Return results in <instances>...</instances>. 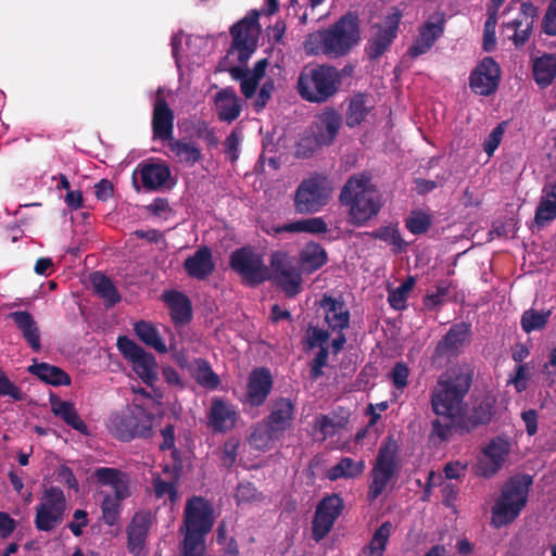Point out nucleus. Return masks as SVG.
Here are the masks:
<instances>
[{"instance_id": "nucleus-14", "label": "nucleus", "mask_w": 556, "mask_h": 556, "mask_svg": "<svg viewBox=\"0 0 556 556\" xmlns=\"http://www.w3.org/2000/svg\"><path fill=\"white\" fill-rule=\"evenodd\" d=\"M343 507V500L338 494L333 493L321 498L312 520V539L315 542H320L328 535Z\"/></svg>"}, {"instance_id": "nucleus-47", "label": "nucleus", "mask_w": 556, "mask_h": 556, "mask_svg": "<svg viewBox=\"0 0 556 556\" xmlns=\"http://www.w3.org/2000/svg\"><path fill=\"white\" fill-rule=\"evenodd\" d=\"M552 315L551 309L536 311L534 308L526 309L520 318V326L523 332L531 333L541 331L547 325Z\"/></svg>"}, {"instance_id": "nucleus-36", "label": "nucleus", "mask_w": 556, "mask_h": 556, "mask_svg": "<svg viewBox=\"0 0 556 556\" xmlns=\"http://www.w3.org/2000/svg\"><path fill=\"white\" fill-rule=\"evenodd\" d=\"M365 236L386 242L394 254H400L407 248V242L403 239L397 225L381 226L372 231L357 233L358 238Z\"/></svg>"}, {"instance_id": "nucleus-53", "label": "nucleus", "mask_w": 556, "mask_h": 556, "mask_svg": "<svg viewBox=\"0 0 556 556\" xmlns=\"http://www.w3.org/2000/svg\"><path fill=\"white\" fill-rule=\"evenodd\" d=\"M119 500L113 498L112 495H105L101 504L102 520L108 526H115L118 523L121 517V505Z\"/></svg>"}, {"instance_id": "nucleus-45", "label": "nucleus", "mask_w": 556, "mask_h": 556, "mask_svg": "<svg viewBox=\"0 0 556 556\" xmlns=\"http://www.w3.org/2000/svg\"><path fill=\"white\" fill-rule=\"evenodd\" d=\"M393 530L391 521L382 522L374 532L369 544L365 547L364 552L368 556H383L390 535Z\"/></svg>"}, {"instance_id": "nucleus-1", "label": "nucleus", "mask_w": 556, "mask_h": 556, "mask_svg": "<svg viewBox=\"0 0 556 556\" xmlns=\"http://www.w3.org/2000/svg\"><path fill=\"white\" fill-rule=\"evenodd\" d=\"M361 41L357 14L348 12L327 28L308 34L303 42L308 55L339 59L348 55Z\"/></svg>"}, {"instance_id": "nucleus-38", "label": "nucleus", "mask_w": 556, "mask_h": 556, "mask_svg": "<svg viewBox=\"0 0 556 556\" xmlns=\"http://www.w3.org/2000/svg\"><path fill=\"white\" fill-rule=\"evenodd\" d=\"M93 292L103 300L106 307H112L121 301V294L113 281L104 274L96 271L90 276Z\"/></svg>"}, {"instance_id": "nucleus-54", "label": "nucleus", "mask_w": 556, "mask_h": 556, "mask_svg": "<svg viewBox=\"0 0 556 556\" xmlns=\"http://www.w3.org/2000/svg\"><path fill=\"white\" fill-rule=\"evenodd\" d=\"M405 227L413 235L426 233L431 227V217L425 212L413 211L405 219Z\"/></svg>"}, {"instance_id": "nucleus-25", "label": "nucleus", "mask_w": 556, "mask_h": 556, "mask_svg": "<svg viewBox=\"0 0 556 556\" xmlns=\"http://www.w3.org/2000/svg\"><path fill=\"white\" fill-rule=\"evenodd\" d=\"M444 22V18H441L438 22H425L418 29V35L413 45L408 48V55L415 59L427 53L434 42L443 35Z\"/></svg>"}, {"instance_id": "nucleus-26", "label": "nucleus", "mask_w": 556, "mask_h": 556, "mask_svg": "<svg viewBox=\"0 0 556 556\" xmlns=\"http://www.w3.org/2000/svg\"><path fill=\"white\" fill-rule=\"evenodd\" d=\"M294 403L290 399H278L264 422L274 435H282L290 428L294 417Z\"/></svg>"}, {"instance_id": "nucleus-40", "label": "nucleus", "mask_w": 556, "mask_h": 556, "mask_svg": "<svg viewBox=\"0 0 556 556\" xmlns=\"http://www.w3.org/2000/svg\"><path fill=\"white\" fill-rule=\"evenodd\" d=\"M533 77L540 87L545 88L549 86L556 77V55L544 54L535 59L533 63Z\"/></svg>"}, {"instance_id": "nucleus-51", "label": "nucleus", "mask_w": 556, "mask_h": 556, "mask_svg": "<svg viewBox=\"0 0 556 556\" xmlns=\"http://www.w3.org/2000/svg\"><path fill=\"white\" fill-rule=\"evenodd\" d=\"M348 419L344 417H339L333 414V417L329 415H319L315 420V430L318 431L323 439L330 438L336 434L339 429L345 427Z\"/></svg>"}, {"instance_id": "nucleus-10", "label": "nucleus", "mask_w": 556, "mask_h": 556, "mask_svg": "<svg viewBox=\"0 0 556 556\" xmlns=\"http://www.w3.org/2000/svg\"><path fill=\"white\" fill-rule=\"evenodd\" d=\"M116 345L123 357L131 364L132 370L141 381L153 387L159 378L155 356L127 336H119Z\"/></svg>"}, {"instance_id": "nucleus-11", "label": "nucleus", "mask_w": 556, "mask_h": 556, "mask_svg": "<svg viewBox=\"0 0 556 556\" xmlns=\"http://www.w3.org/2000/svg\"><path fill=\"white\" fill-rule=\"evenodd\" d=\"M67 502L59 486L43 490L41 501L36 507L35 527L38 531L49 532L63 521Z\"/></svg>"}, {"instance_id": "nucleus-29", "label": "nucleus", "mask_w": 556, "mask_h": 556, "mask_svg": "<svg viewBox=\"0 0 556 556\" xmlns=\"http://www.w3.org/2000/svg\"><path fill=\"white\" fill-rule=\"evenodd\" d=\"M341 125L342 116L334 109L327 108L319 114L314 134L319 143L330 146L334 142Z\"/></svg>"}, {"instance_id": "nucleus-18", "label": "nucleus", "mask_w": 556, "mask_h": 556, "mask_svg": "<svg viewBox=\"0 0 556 556\" xmlns=\"http://www.w3.org/2000/svg\"><path fill=\"white\" fill-rule=\"evenodd\" d=\"M470 336L471 325L469 323L460 321L452 325L438 342L432 355L433 359L457 356Z\"/></svg>"}, {"instance_id": "nucleus-58", "label": "nucleus", "mask_w": 556, "mask_h": 556, "mask_svg": "<svg viewBox=\"0 0 556 556\" xmlns=\"http://www.w3.org/2000/svg\"><path fill=\"white\" fill-rule=\"evenodd\" d=\"M320 147H324V144L319 143V140L314 132L309 136H303L296 143L295 155L300 159H308Z\"/></svg>"}, {"instance_id": "nucleus-52", "label": "nucleus", "mask_w": 556, "mask_h": 556, "mask_svg": "<svg viewBox=\"0 0 556 556\" xmlns=\"http://www.w3.org/2000/svg\"><path fill=\"white\" fill-rule=\"evenodd\" d=\"M504 27L513 31V35L508 36V38L513 40L516 48H520L529 40L533 24L521 18H515L511 22L505 23Z\"/></svg>"}, {"instance_id": "nucleus-3", "label": "nucleus", "mask_w": 556, "mask_h": 556, "mask_svg": "<svg viewBox=\"0 0 556 556\" xmlns=\"http://www.w3.org/2000/svg\"><path fill=\"white\" fill-rule=\"evenodd\" d=\"M473 381L469 365H458L442 374L430 393V405L434 414H459Z\"/></svg>"}, {"instance_id": "nucleus-41", "label": "nucleus", "mask_w": 556, "mask_h": 556, "mask_svg": "<svg viewBox=\"0 0 556 556\" xmlns=\"http://www.w3.org/2000/svg\"><path fill=\"white\" fill-rule=\"evenodd\" d=\"M193 365L192 377L199 386L208 390H216L219 387L220 379L206 359L195 358Z\"/></svg>"}, {"instance_id": "nucleus-49", "label": "nucleus", "mask_w": 556, "mask_h": 556, "mask_svg": "<svg viewBox=\"0 0 556 556\" xmlns=\"http://www.w3.org/2000/svg\"><path fill=\"white\" fill-rule=\"evenodd\" d=\"M269 280L279 287L288 298H293L301 291L302 277L296 268L289 270L287 276L270 275Z\"/></svg>"}, {"instance_id": "nucleus-56", "label": "nucleus", "mask_w": 556, "mask_h": 556, "mask_svg": "<svg viewBox=\"0 0 556 556\" xmlns=\"http://www.w3.org/2000/svg\"><path fill=\"white\" fill-rule=\"evenodd\" d=\"M205 535L185 533L182 556H205Z\"/></svg>"}, {"instance_id": "nucleus-15", "label": "nucleus", "mask_w": 556, "mask_h": 556, "mask_svg": "<svg viewBox=\"0 0 556 556\" xmlns=\"http://www.w3.org/2000/svg\"><path fill=\"white\" fill-rule=\"evenodd\" d=\"M501 81V67L491 56L483 58L470 72L469 87L482 97L494 94Z\"/></svg>"}, {"instance_id": "nucleus-4", "label": "nucleus", "mask_w": 556, "mask_h": 556, "mask_svg": "<svg viewBox=\"0 0 556 556\" xmlns=\"http://www.w3.org/2000/svg\"><path fill=\"white\" fill-rule=\"evenodd\" d=\"M353 66L346 65L341 71L333 65H306L300 72L296 88L302 99L312 103H325L340 89L342 75H350Z\"/></svg>"}, {"instance_id": "nucleus-24", "label": "nucleus", "mask_w": 556, "mask_h": 556, "mask_svg": "<svg viewBox=\"0 0 556 556\" xmlns=\"http://www.w3.org/2000/svg\"><path fill=\"white\" fill-rule=\"evenodd\" d=\"M142 187L148 191H156L166 186L172 177L169 166L165 162L143 161L137 166Z\"/></svg>"}, {"instance_id": "nucleus-59", "label": "nucleus", "mask_w": 556, "mask_h": 556, "mask_svg": "<svg viewBox=\"0 0 556 556\" xmlns=\"http://www.w3.org/2000/svg\"><path fill=\"white\" fill-rule=\"evenodd\" d=\"M263 498L256 486L250 481H242L236 490V500L238 504L257 502Z\"/></svg>"}, {"instance_id": "nucleus-17", "label": "nucleus", "mask_w": 556, "mask_h": 556, "mask_svg": "<svg viewBox=\"0 0 556 556\" xmlns=\"http://www.w3.org/2000/svg\"><path fill=\"white\" fill-rule=\"evenodd\" d=\"M495 404L496 400L486 394L476 399L469 409L463 407L459 413V429L469 434L479 427L489 425L496 412Z\"/></svg>"}, {"instance_id": "nucleus-8", "label": "nucleus", "mask_w": 556, "mask_h": 556, "mask_svg": "<svg viewBox=\"0 0 556 556\" xmlns=\"http://www.w3.org/2000/svg\"><path fill=\"white\" fill-rule=\"evenodd\" d=\"M229 267L250 287H256L270 279L269 268L265 265L262 254L251 245L232 251Z\"/></svg>"}, {"instance_id": "nucleus-62", "label": "nucleus", "mask_w": 556, "mask_h": 556, "mask_svg": "<svg viewBox=\"0 0 556 556\" xmlns=\"http://www.w3.org/2000/svg\"><path fill=\"white\" fill-rule=\"evenodd\" d=\"M278 438L279 435H274L268 426L264 422L263 426H258L253 430V432L251 433L250 441L257 448H265L268 446L270 441Z\"/></svg>"}, {"instance_id": "nucleus-16", "label": "nucleus", "mask_w": 556, "mask_h": 556, "mask_svg": "<svg viewBox=\"0 0 556 556\" xmlns=\"http://www.w3.org/2000/svg\"><path fill=\"white\" fill-rule=\"evenodd\" d=\"M184 522L187 534L206 535L214 525L213 509L210 503L200 496L188 500Z\"/></svg>"}, {"instance_id": "nucleus-39", "label": "nucleus", "mask_w": 556, "mask_h": 556, "mask_svg": "<svg viewBox=\"0 0 556 556\" xmlns=\"http://www.w3.org/2000/svg\"><path fill=\"white\" fill-rule=\"evenodd\" d=\"M134 331L135 334L139 338V340L147 346L154 349L156 352L161 354H164L168 351V348L162 340L159 330L152 323L139 320L135 323ZM169 350H174V346L170 345Z\"/></svg>"}, {"instance_id": "nucleus-60", "label": "nucleus", "mask_w": 556, "mask_h": 556, "mask_svg": "<svg viewBox=\"0 0 556 556\" xmlns=\"http://www.w3.org/2000/svg\"><path fill=\"white\" fill-rule=\"evenodd\" d=\"M329 356L328 348L325 345L319 346V351L311 362L309 368V378L314 381L319 379L323 375V368L327 366Z\"/></svg>"}, {"instance_id": "nucleus-27", "label": "nucleus", "mask_w": 556, "mask_h": 556, "mask_svg": "<svg viewBox=\"0 0 556 556\" xmlns=\"http://www.w3.org/2000/svg\"><path fill=\"white\" fill-rule=\"evenodd\" d=\"M187 275L198 280H205L215 269L212 250L207 245L200 247L184 262Z\"/></svg>"}, {"instance_id": "nucleus-63", "label": "nucleus", "mask_w": 556, "mask_h": 556, "mask_svg": "<svg viewBox=\"0 0 556 556\" xmlns=\"http://www.w3.org/2000/svg\"><path fill=\"white\" fill-rule=\"evenodd\" d=\"M389 377L396 389L403 390L408 384L409 368L404 362H397Z\"/></svg>"}, {"instance_id": "nucleus-35", "label": "nucleus", "mask_w": 556, "mask_h": 556, "mask_svg": "<svg viewBox=\"0 0 556 556\" xmlns=\"http://www.w3.org/2000/svg\"><path fill=\"white\" fill-rule=\"evenodd\" d=\"M327 231L328 225L323 217L304 218L281 226H273L270 229H266L268 235H278L281 232H307L319 235Z\"/></svg>"}, {"instance_id": "nucleus-28", "label": "nucleus", "mask_w": 556, "mask_h": 556, "mask_svg": "<svg viewBox=\"0 0 556 556\" xmlns=\"http://www.w3.org/2000/svg\"><path fill=\"white\" fill-rule=\"evenodd\" d=\"M483 454L486 459L480 462V475L490 478L501 469L505 456L508 454V444L500 438L493 439L484 447Z\"/></svg>"}, {"instance_id": "nucleus-19", "label": "nucleus", "mask_w": 556, "mask_h": 556, "mask_svg": "<svg viewBox=\"0 0 556 556\" xmlns=\"http://www.w3.org/2000/svg\"><path fill=\"white\" fill-rule=\"evenodd\" d=\"M435 418L430 422L428 441L431 445L439 447L447 443L454 434L466 435V432L459 429V414L445 413L434 414Z\"/></svg>"}, {"instance_id": "nucleus-5", "label": "nucleus", "mask_w": 556, "mask_h": 556, "mask_svg": "<svg viewBox=\"0 0 556 556\" xmlns=\"http://www.w3.org/2000/svg\"><path fill=\"white\" fill-rule=\"evenodd\" d=\"M532 477L528 475L511 477L502 488L501 495L492 507L491 523L501 528L511 523L528 502Z\"/></svg>"}, {"instance_id": "nucleus-64", "label": "nucleus", "mask_w": 556, "mask_h": 556, "mask_svg": "<svg viewBox=\"0 0 556 556\" xmlns=\"http://www.w3.org/2000/svg\"><path fill=\"white\" fill-rule=\"evenodd\" d=\"M153 490L157 498H162L167 495L172 503L176 502L177 500V489L175 483L167 482L161 477L153 479Z\"/></svg>"}, {"instance_id": "nucleus-9", "label": "nucleus", "mask_w": 556, "mask_h": 556, "mask_svg": "<svg viewBox=\"0 0 556 556\" xmlns=\"http://www.w3.org/2000/svg\"><path fill=\"white\" fill-rule=\"evenodd\" d=\"M331 188L325 175L315 174L304 179L296 188L294 208L300 214H314L327 205Z\"/></svg>"}, {"instance_id": "nucleus-57", "label": "nucleus", "mask_w": 556, "mask_h": 556, "mask_svg": "<svg viewBox=\"0 0 556 556\" xmlns=\"http://www.w3.org/2000/svg\"><path fill=\"white\" fill-rule=\"evenodd\" d=\"M295 268L291 263L289 255L286 252H275L270 256V269L271 276H287L289 270Z\"/></svg>"}, {"instance_id": "nucleus-37", "label": "nucleus", "mask_w": 556, "mask_h": 556, "mask_svg": "<svg viewBox=\"0 0 556 556\" xmlns=\"http://www.w3.org/2000/svg\"><path fill=\"white\" fill-rule=\"evenodd\" d=\"M28 371L51 386L59 387L71 384V377L67 372L48 363H34L28 367Z\"/></svg>"}, {"instance_id": "nucleus-34", "label": "nucleus", "mask_w": 556, "mask_h": 556, "mask_svg": "<svg viewBox=\"0 0 556 556\" xmlns=\"http://www.w3.org/2000/svg\"><path fill=\"white\" fill-rule=\"evenodd\" d=\"M50 404L52 413L55 416L62 418V420L66 425H68L70 427H72L73 429L77 430L83 434L88 433V427L79 417L73 403L62 401L59 396L51 394Z\"/></svg>"}, {"instance_id": "nucleus-22", "label": "nucleus", "mask_w": 556, "mask_h": 556, "mask_svg": "<svg viewBox=\"0 0 556 556\" xmlns=\"http://www.w3.org/2000/svg\"><path fill=\"white\" fill-rule=\"evenodd\" d=\"M319 307L324 309L325 321L332 332H342L349 328L351 315L341 296L324 294Z\"/></svg>"}, {"instance_id": "nucleus-48", "label": "nucleus", "mask_w": 556, "mask_h": 556, "mask_svg": "<svg viewBox=\"0 0 556 556\" xmlns=\"http://www.w3.org/2000/svg\"><path fill=\"white\" fill-rule=\"evenodd\" d=\"M369 113V109L366 105V96L357 93L351 98L349 106L345 113V123L350 128H354L362 124Z\"/></svg>"}, {"instance_id": "nucleus-21", "label": "nucleus", "mask_w": 556, "mask_h": 556, "mask_svg": "<svg viewBox=\"0 0 556 556\" xmlns=\"http://www.w3.org/2000/svg\"><path fill=\"white\" fill-rule=\"evenodd\" d=\"M208 426L214 432L231 431L237 424L238 413L231 403L222 397H214L207 413Z\"/></svg>"}, {"instance_id": "nucleus-44", "label": "nucleus", "mask_w": 556, "mask_h": 556, "mask_svg": "<svg viewBox=\"0 0 556 556\" xmlns=\"http://www.w3.org/2000/svg\"><path fill=\"white\" fill-rule=\"evenodd\" d=\"M365 469V462H355L351 457H343L328 471V478L336 481L341 478L350 479L359 476Z\"/></svg>"}, {"instance_id": "nucleus-13", "label": "nucleus", "mask_w": 556, "mask_h": 556, "mask_svg": "<svg viewBox=\"0 0 556 556\" xmlns=\"http://www.w3.org/2000/svg\"><path fill=\"white\" fill-rule=\"evenodd\" d=\"M258 17V12L252 10L230 27V35L232 37L231 48L238 51L240 63H245L256 49L261 28Z\"/></svg>"}, {"instance_id": "nucleus-23", "label": "nucleus", "mask_w": 556, "mask_h": 556, "mask_svg": "<svg viewBox=\"0 0 556 556\" xmlns=\"http://www.w3.org/2000/svg\"><path fill=\"white\" fill-rule=\"evenodd\" d=\"M174 119L173 110L168 106L163 98H159L154 102L152 113V137L154 140L166 141L167 143L174 139Z\"/></svg>"}, {"instance_id": "nucleus-33", "label": "nucleus", "mask_w": 556, "mask_h": 556, "mask_svg": "<svg viewBox=\"0 0 556 556\" xmlns=\"http://www.w3.org/2000/svg\"><path fill=\"white\" fill-rule=\"evenodd\" d=\"M215 106L218 119L227 123L236 121L242 111L240 99L231 88L222 89L215 94Z\"/></svg>"}, {"instance_id": "nucleus-7", "label": "nucleus", "mask_w": 556, "mask_h": 556, "mask_svg": "<svg viewBox=\"0 0 556 556\" xmlns=\"http://www.w3.org/2000/svg\"><path fill=\"white\" fill-rule=\"evenodd\" d=\"M399 445L392 438L388 437L379 447L376 463L371 469V482L368 486L367 500L376 501L386 490L389 482L399 472L397 462Z\"/></svg>"}, {"instance_id": "nucleus-30", "label": "nucleus", "mask_w": 556, "mask_h": 556, "mask_svg": "<svg viewBox=\"0 0 556 556\" xmlns=\"http://www.w3.org/2000/svg\"><path fill=\"white\" fill-rule=\"evenodd\" d=\"M175 325H186L192 319V305L190 299L180 291L172 290L163 294Z\"/></svg>"}, {"instance_id": "nucleus-55", "label": "nucleus", "mask_w": 556, "mask_h": 556, "mask_svg": "<svg viewBox=\"0 0 556 556\" xmlns=\"http://www.w3.org/2000/svg\"><path fill=\"white\" fill-rule=\"evenodd\" d=\"M556 219V203L541 197L540 203L535 208L534 222L539 227H544Z\"/></svg>"}, {"instance_id": "nucleus-42", "label": "nucleus", "mask_w": 556, "mask_h": 556, "mask_svg": "<svg viewBox=\"0 0 556 556\" xmlns=\"http://www.w3.org/2000/svg\"><path fill=\"white\" fill-rule=\"evenodd\" d=\"M457 286L453 280L443 279L438 281L435 285V291L432 293H427L424 296V305L429 309L433 311L441 307L445 302L452 299V291L455 290Z\"/></svg>"}, {"instance_id": "nucleus-46", "label": "nucleus", "mask_w": 556, "mask_h": 556, "mask_svg": "<svg viewBox=\"0 0 556 556\" xmlns=\"http://www.w3.org/2000/svg\"><path fill=\"white\" fill-rule=\"evenodd\" d=\"M169 150L179 159L181 163L193 166L201 157V150L193 142L173 139L168 142Z\"/></svg>"}, {"instance_id": "nucleus-6", "label": "nucleus", "mask_w": 556, "mask_h": 556, "mask_svg": "<svg viewBox=\"0 0 556 556\" xmlns=\"http://www.w3.org/2000/svg\"><path fill=\"white\" fill-rule=\"evenodd\" d=\"M153 422V413L140 404L132 403L125 410L111 415L109 429L116 439L129 442L135 438H150Z\"/></svg>"}, {"instance_id": "nucleus-2", "label": "nucleus", "mask_w": 556, "mask_h": 556, "mask_svg": "<svg viewBox=\"0 0 556 556\" xmlns=\"http://www.w3.org/2000/svg\"><path fill=\"white\" fill-rule=\"evenodd\" d=\"M339 200L348 207L349 223L355 227L365 226L383 206L382 197L367 172L349 177L340 191Z\"/></svg>"}, {"instance_id": "nucleus-32", "label": "nucleus", "mask_w": 556, "mask_h": 556, "mask_svg": "<svg viewBox=\"0 0 556 556\" xmlns=\"http://www.w3.org/2000/svg\"><path fill=\"white\" fill-rule=\"evenodd\" d=\"M16 328L22 332L23 339L34 352H39L40 330L33 315L27 311H15L9 314Z\"/></svg>"}, {"instance_id": "nucleus-12", "label": "nucleus", "mask_w": 556, "mask_h": 556, "mask_svg": "<svg viewBox=\"0 0 556 556\" xmlns=\"http://www.w3.org/2000/svg\"><path fill=\"white\" fill-rule=\"evenodd\" d=\"M402 17V11L392 7L382 23L372 25L374 34L365 46V54L370 61L380 59L391 47L397 37Z\"/></svg>"}, {"instance_id": "nucleus-50", "label": "nucleus", "mask_w": 556, "mask_h": 556, "mask_svg": "<svg viewBox=\"0 0 556 556\" xmlns=\"http://www.w3.org/2000/svg\"><path fill=\"white\" fill-rule=\"evenodd\" d=\"M416 280L409 276L397 288L389 290L388 302L390 306L396 311H402L407 306V298L413 290Z\"/></svg>"}, {"instance_id": "nucleus-20", "label": "nucleus", "mask_w": 556, "mask_h": 556, "mask_svg": "<svg viewBox=\"0 0 556 556\" xmlns=\"http://www.w3.org/2000/svg\"><path fill=\"white\" fill-rule=\"evenodd\" d=\"M271 389L273 377L269 369L255 368L248 378L244 402L253 407H258L265 403Z\"/></svg>"}, {"instance_id": "nucleus-61", "label": "nucleus", "mask_w": 556, "mask_h": 556, "mask_svg": "<svg viewBox=\"0 0 556 556\" xmlns=\"http://www.w3.org/2000/svg\"><path fill=\"white\" fill-rule=\"evenodd\" d=\"M330 338L329 330L309 326L305 339V350H312L324 345Z\"/></svg>"}, {"instance_id": "nucleus-31", "label": "nucleus", "mask_w": 556, "mask_h": 556, "mask_svg": "<svg viewBox=\"0 0 556 556\" xmlns=\"http://www.w3.org/2000/svg\"><path fill=\"white\" fill-rule=\"evenodd\" d=\"M151 527L149 513H136L127 527V547L130 553L138 554L144 546Z\"/></svg>"}, {"instance_id": "nucleus-43", "label": "nucleus", "mask_w": 556, "mask_h": 556, "mask_svg": "<svg viewBox=\"0 0 556 556\" xmlns=\"http://www.w3.org/2000/svg\"><path fill=\"white\" fill-rule=\"evenodd\" d=\"M302 265L309 273L321 268L328 261L326 250L319 243H308L300 254Z\"/></svg>"}]
</instances>
